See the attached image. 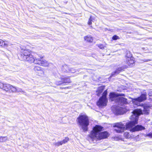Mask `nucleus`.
I'll return each instance as SVG.
<instances>
[{"label":"nucleus","mask_w":152,"mask_h":152,"mask_svg":"<svg viewBox=\"0 0 152 152\" xmlns=\"http://www.w3.org/2000/svg\"><path fill=\"white\" fill-rule=\"evenodd\" d=\"M123 69L121 68H118V69L114 72V74H118L120 72L121 70H123Z\"/></svg>","instance_id":"obj_19"},{"label":"nucleus","mask_w":152,"mask_h":152,"mask_svg":"<svg viewBox=\"0 0 152 152\" xmlns=\"http://www.w3.org/2000/svg\"><path fill=\"white\" fill-rule=\"evenodd\" d=\"M85 41L87 42H92L93 40V37L90 36L88 35L84 37Z\"/></svg>","instance_id":"obj_14"},{"label":"nucleus","mask_w":152,"mask_h":152,"mask_svg":"<svg viewBox=\"0 0 152 152\" xmlns=\"http://www.w3.org/2000/svg\"><path fill=\"white\" fill-rule=\"evenodd\" d=\"M104 89V87L103 86H100L99 87L97 91L96 92L97 93V95L98 96H99L101 94V93L102 92Z\"/></svg>","instance_id":"obj_15"},{"label":"nucleus","mask_w":152,"mask_h":152,"mask_svg":"<svg viewBox=\"0 0 152 152\" xmlns=\"http://www.w3.org/2000/svg\"><path fill=\"white\" fill-rule=\"evenodd\" d=\"M124 94H118L114 93H110V99L112 101H115L117 102L118 101V99L117 98L119 97V96H124Z\"/></svg>","instance_id":"obj_8"},{"label":"nucleus","mask_w":152,"mask_h":152,"mask_svg":"<svg viewBox=\"0 0 152 152\" xmlns=\"http://www.w3.org/2000/svg\"><path fill=\"white\" fill-rule=\"evenodd\" d=\"M148 95L150 96L151 97L150 98V99H152V89L149 90L148 93Z\"/></svg>","instance_id":"obj_23"},{"label":"nucleus","mask_w":152,"mask_h":152,"mask_svg":"<svg viewBox=\"0 0 152 152\" xmlns=\"http://www.w3.org/2000/svg\"><path fill=\"white\" fill-rule=\"evenodd\" d=\"M148 61V60H146V61H145V62H146V61Z\"/></svg>","instance_id":"obj_28"},{"label":"nucleus","mask_w":152,"mask_h":152,"mask_svg":"<svg viewBox=\"0 0 152 152\" xmlns=\"http://www.w3.org/2000/svg\"><path fill=\"white\" fill-rule=\"evenodd\" d=\"M117 99H118V101L117 102L124 104H126L128 103L127 101V99L124 97H119L117 98Z\"/></svg>","instance_id":"obj_13"},{"label":"nucleus","mask_w":152,"mask_h":152,"mask_svg":"<svg viewBox=\"0 0 152 152\" xmlns=\"http://www.w3.org/2000/svg\"><path fill=\"white\" fill-rule=\"evenodd\" d=\"M126 112L125 108L118 107L116 108V110L113 112L116 115H121L124 113Z\"/></svg>","instance_id":"obj_10"},{"label":"nucleus","mask_w":152,"mask_h":152,"mask_svg":"<svg viewBox=\"0 0 152 152\" xmlns=\"http://www.w3.org/2000/svg\"><path fill=\"white\" fill-rule=\"evenodd\" d=\"M98 47L101 49H104V46L103 45L101 44H100L98 45Z\"/></svg>","instance_id":"obj_25"},{"label":"nucleus","mask_w":152,"mask_h":152,"mask_svg":"<svg viewBox=\"0 0 152 152\" xmlns=\"http://www.w3.org/2000/svg\"><path fill=\"white\" fill-rule=\"evenodd\" d=\"M143 111L140 109L134 110L133 112L132 115L130 117L131 121L125 124L120 122L115 124L114 127H116L115 131L118 133H121L126 129H129L131 132H133L145 129V128L141 125H137L134 126L138 123L139 116L141 114L148 115L149 113L151 107L148 104H145L143 106Z\"/></svg>","instance_id":"obj_1"},{"label":"nucleus","mask_w":152,"mask_h":152,"mask_svg":"<svg viewBox=\"0 0 152 152\" xmlns=\"http://www.w3.org/2000/svg\"><path fill=\"white\" fill-rule=\"evenodd\" d=\"M124 137L126 138H129L130 137V136L128 132H126L124 133Z\"/></svg>","instance_id":"obj_18"},{"label":"nucleus","mask_w":152,"mask_h":152,"mask_svg":"<svg viewBox=\"0 0 152 152\" xmlns=\"http://www.w3.org/2000/svg\"><path fill=\"white\" fill-rule=\"evenodd\" d=\"M67 80H68V79H67Z\"/></svg>","instance_id":"obj_29"},{"label":"nucleus","mask_w":152,"mask_h":152,"mask_svg":"<svg viewBox=\"0 0 152 152\" xmlns=\"http://www.w3.org/2000/svg\"><path fill=\"white\" fill-rule=\"evenodd\" d=\"M114 139L116 140H122L123 139L122 138H120L118 137H116L114 138Z\"/></svg>","instance_id":"obj_26"},{"label":"nucleus","mask_w":152,"mask_h":152,"mask_svg":"<svg viewBox=\"0 0 152 152\" xmlns=\"http://www.w3.org/2000/svg\"><path fill=\"white\" fill-rule=\"evenodd\" d=\"M126 60L127 63L129 66H132L134 65V58L130 53H127Z\"/></svg>","instance_id":"obj_7"},{"label":"nucleus","mask_w":152,"mask_h":152,"mask_svg":"<svg viewBox=\"0 0 152 152\" xmlns=\"http://www.w3.org/2000/svg\"><path fill=\"white\" fill-rule=\"evenodd\" d=\"M107 102V99H103L101 97L97 102V104L99 107L105 106Z\"/></svg>","instance_id":"obj_9"},{"label":"nucleus","mask_w":152,"mask_h":152,"mask_svg":"<svg viewBox=\"0 0 152 152\" xmlns=\"http://www.w3.org/2000/svg\"><path fill=\"white\" fill-rule=\"evenodd\" d=\"M20 48L21 53L20 58L22 60L44 66H47L49 65V64L48 61L45 60H42L43 58V56L38 54L37 55L39 57H34L32 54L31 50L28 49L27 48L21 46Z\"/></svg>","instance_id":"obj_2"},{"label":"nucleus","mask_w":152,"mask_h":152,"mask_svg":"<svg viewBox=\"0 0 152 152\" xmlns=\"http://www.w3.org/2000/svg\"><path fill=\"white\" fill-rule=\"evenodd\" d=\"M134 104L137 106H139V102H142L146 99V93L141 94L140 97L135 98H131Z\"/></svg>","instance_id":"obj_6"},{"label":"nucleus","mask_w":152,"mask_h":152,"mask_svg":"<svg viewBox=\"0 0 152 152\" xmlns=\"http://www.w3.org/2000/svg\"><path fill=\"white\" fill-rule=\"evenodd\" d=\"M145 137H148L150 138L152 137V132H150L148 134H147L145 135Z\"/></svg>","instance_id":"obj_21"},{"label":"nucleus","mask_w":152,"mask_h":152,"mask_svg":"<svg viewBox=\"0 0 152 152\" xmlns=\"http://www.w3.org/2000/svg\"><path fill=\"white\" fill-rule=\"evenodd\" d=\"M103 128L102 126L96 125L94 127L93 130L88 135V139L93 141L97 140L107 138L109 134L107 132H101L103 130Z\"/></svg>","instance_id":"obj_3"},{"label":"nucleus","mask_w":152,"mask_h":152,"mask_svg":"<svg viewBox=\"0 0 152 152\" xmlns=\"http://www.w3.org/2000/svg\"><path fill=\"white\" fill-rule=\"evenodd\" d=\"M66 142V140H64L63 141L56 143L55 145L56 146H58L60 145H62L63 143H64Z\"/></svg>","instance_id":"obj_17"},{"label":"nucleus","mask_w":152,"mask_h":152,"mask_svg":"<svg viewBox=\"0 0 152 152\" xmlns=\"http://www.w3.org/2000/svg\"><path fill=\"white\" fill-rule=\"evenodd\" d=\"M10 43L7 41H4L0 39V46L3 47H7L9 46Z\"/></svg>","instance_id":"obj_11"},{"label":"nucleus","mask_w":152,"mask_h":152,"mask_svg":"<svg viewBox=\"0 0 152 152\" xmlns=\"http://www.w3.org/2000/svg\"><path fill=\"white\" fill-rule=\"evenodd\" d=\"M8 140V138L7 136H0V142H5Z\"/></svg>","instance_id":"obj_16"},{"label":"nucleus","mask_w":152,"mask_h":152,"mask_svg":"<svg viewBox=\"0 0 152 152\" xmlns=\"http://www.w3.org/2000/svg\"><path fill=\"white\" fill-rule=\"evenodd\" d=\"M34 69V70L37 73H38V72H40L41 75L43 74L44 73L43 69L40 66H35Z\"/></svg>","instance_id":"obj_12"},{"label":"nucleus","mask_w":152,"mask_h":152,"mask_svg":"<svg viewBox=\"0 0 152 152\" xmlns=\"http://www.w3.org/2000/svg\"><path fill=\"white\" fill-rule=\"evenodd\" d=\"M92 20V19L91 17H90V18L89 19V20L88 22V24L89 25H90L92 24L91 21Z\"/></svg>","instance_id":"obj_24"},{"label":"nucleus","mask_w":152,"mask_h":152,"mask_svg":"<svg viewBox=\"0 0 152 152\" xmlns=\"http://www.w3.org/2000/svg\"><path fill=\"white\" fill-rule=\"evenodd\" d=\"M0 88L7 91L11 90L13 92H23L24 94H26V92L23 91L21 89L17 88L9 84L0 83Z\"/></svg>","instance_id":"obj_5"},{"label":"nucleus","mask_w":152,"mask_h":152,"mask_svg":"<svg viewBox=\"0 0 152 152\" xmlns=\"http://www.w3.org/2000/svg\"><path fill=\"white\" fill-rule=\"evenodd\" d=\"M78 121L84 131H86L89 125L88 117L85 114L80 115L77 118Z\"/></svg>","instance_id":"obj_4"},{"label":"nucleus","mask_w":152,"mask_h":152,"mask_svg":"<svg viewBox=\"0 0 152 152\" xmlns=\"http://www.w3.org/2000/svg\"><path fill=\"white\" fill-rule=\"evenodd\" d=\"M112 39L114 40H115L119 39V37L117 35H115L112 37Z\"/></svg>","instance_id":"obj_22"},{"label":"nucleus","mask_w":152,"mask_h":152,"mask_svg":"<svg viewBox=\"0 0 152 152\" xmlns=\"http://www.w3.org/2000/svg\"><path fill=\"white\" fill-rule=\"evenodd\" d=\"M107 94V90H105L104 92V93L103 94L102 96L101 97L103 99H107L106 97V96Z\"/></svg>","instance_id":"obj_20"},{"label":"nucleus","mask_w":152,"mask_h":152,"mask_svg":"<svg viewBox=\"0 0 152 152\" xmlns=\"http://www.w3.org/2000/svg\"><path fill=\"white\" fill-rule=\"evenodd\" d=\"M111 75L113 76L114 75L113 73H112Z\"/></svg>","instance_id":"obj_27"}]
</instances>
